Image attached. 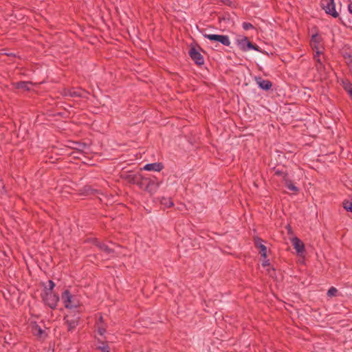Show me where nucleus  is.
Wrapping results in <instances>:
<instances>
[{
  "label": "nucleus",
  "mask_w": 352,
  "mask_h": 352,
  "mask_svg": "<svg viewBox=\"0 0 352 352\" xmlns=\"http://www.w3.org/2000/svg\"><path fill=\"white\" fill-rule=\"evenodd\" d=\"M342 56L345 60H347V63H352V56L350 52H344Z\"/></svg>",
  "instance_id": "obj_31"
},
{
  "label": "nucleus",
  "mask_w": 352,
  "mask_h": 352,
  "mask_svg": "<svg viewBox=\"0 0 352 352\" xmlns=\"http://www.w3.org/2000/svg\"><path fill=\"white\" fill-rule=\"evenodd\" d=\"M343 88L352 99V84L349 80H346V82L343 81Z\"/></svg>",
  "instance_id": "obj_25"
},
{
  "label": "nucleus",
  "mask_w": 352,
  "mask_h": 352,
  "mask_svg": "<svg viewBox=\"0 0 352 352\" xmlns=\"http://www.w3.org/2000/svg\"><path fill=\"white\" fill-rule=\"evenodd\" d=\"M338 289L334 287H331L328 289L327 295L328 297L332 298V297L336 296L338 295Z\"/></svg>",
  "instance_id": "obj_29"
},
{
  "label": "nucleus",
  "mask_w": 352,
  "mask_h": 352,
  "mask_svg": "<svg viewBox=\"0 0 352 352\" xmlns=\"http://www.w3.org/2000/svg\"><path fill=\"white\" fill-rule=\"evenodd\" d=\"M316 70L318 71V72L321 75H326L327 74V67L326 66L322 64V65H316Z\"/></svg>",
  "instance_id": "obj_27"
},
{
  "label": "nucleus",
  "mask_w": 352,
  "mask_h": 352,
  "mask_svg": "<svg viewBox=\"0 0 352 352\" xmlns=\"http://www.w3.org/2000/svg\"><path fill=\"white\" fill-rule=\"evenodd\" d=\"M61 299L66 309L72 310L80 307V302L77 297L71 294L69 289H65L61 294Z\"/></svg>",
  "instance_id": "obj_3"
},
{
  "label": "nucleus",
  "mask_w": 352,
  "mask_h": 352,
  "mask_svg": "<svg viewBox=\"0 0 352 352\" xmlns=\"http://www.w3.org/2000/svg\"><path fill=\"white\" fill-rule=\"evenodd\" d=\"M286 228L288 230V234L292 233V229L290 225H287Z\"/></svg>",
  "instance_id": "obj_36"
},
{
  "label": "nucleus",
  "mask_w": 352,
  "mask_h": 352,
  "mask_svg": "<svg viewBox=\"0 0 352 352\" xmlns=\"http://www.w3.org/2000/svg\"><path fill=\"white\" fill-rule=\"evenodd\" d=\"M160 203L164 205L166 208H170L174 206V203L170 197H162Z\"/></svg>",
  "instance_id": "obj_24"
},
{
  "label": "nucleus",
  "mask_w": 352,
  "mask_h": 352,
  "mask_svg": "<svg viewBox=\"0 0 352 352\" xmlns=\"http://www.w3.org/2000/svg\"><path fill=\"white\" fill-rule=\"evenodd\" d=\"M3 325L0 322V331H3Z\"/></svg>",
  "instance_id": "obj_38"
},
{
  "label": "nucleus",
  "mask_w": 352,
  "mask_h": 352,
  "mask_svg": "<svg viewBox=\"0 0 352 352\" xmlns=\"http://www.w3.org/2000/svg\"><path fill=\"white\" fill-rule=\"evenodd\" d=\"M262 266L263 267H270V268L267 269V271L271 277H274L276 275L275 268L272 265H271V264L270 263V260L267 259V258H263V262H262Z\"/></svg>",
  "instance_id": "obj_20"
},
{
  "label": "nucleus",
  "mask_w": 352,
  "mask_h": 352,
  "mask_svg": "<svg viewBox=\"0 0 352 352\" xmlns=\"http://www.w3.org/2000/svg\"><path fill=\"white\" fill-rule=\"evenodd\" d=\"M68 316H64L63 320L65 322V324L67 326V331H73L76 327L79 324L80 321H77V320H69L67 318Z\"/></svg>",
  "instance_id": "obj_17"
},
{
  "label": "nucleus",
  "mask_w": 352,
  "mask_h": 352,
  "mask_svg": "<svg viewBox=\"0 0 352 352\" xmlns=\"http://www.w3.org/2000/svg\"><path fill=\"white\" fill-rule=\"evenodd\" d=\"M30 328L31 333L37 338L44 340L47 337V333L45 332V331L41 329V327L37 324L36 321L31 323Z\"/></svg>",
  "instance_id": "obj_9"
},
{
  "label": "nucleus",
  "mask_w": 352,
  "mask_h": 352,
  "mask_svg": "<svg viewBox=\"0 0 352 352\" xmlns=\"http://www.w3.org/2000/svg\"><path fill=\"white\" fill-rule=\"evenodd\" d=\"M80 194L84 195H96L98 192V190L96 189H94L91 186L86 185L83 186L80 190Z\"/></svg>",
  "instance_id": "obj_19"
},
{
  "label": "nucleus",
  "mask_w": 352,
  "mask_h": 352,
  "mask_svg": "<svg viewBox=\"0 0 352 352\" xmlns=\"http://www.w3.org/2000/svg\"><path fill=\"white\" fill-rule=\"evenodd\" d=\"M272 170L274 171L275 175L282 176L283 181L288 177V173L286 171H284L283 169H280L274 166L272 168Z\"/></svg>",
  "instance_id": "obj_23"
},
{
  "label": "nucleus",
  "mask_w": 352,
  "mask_h": 352,
  "mask_svg": "<svg viewBox=\"0 0 352 352\" xmlns=\"http://www.w3.org/2000/svg\"><path fill=\"white\" fill-rule=\"evenodd\" d=\"M74 158H76V159H79L80 157L78 156V154H76V155L74 156Z\"/></svg>",
  "instance_id": "obj_40"
},
{
  "label": "nucleus",
  "mask_w": 352,
  "mask_h": 352,
  "mask_svg": "<svg viewBox=\"0 0 352 352\" xmlns=\"http://www.w3.org/2000/svg\"><path fill=\"white\" fill-rule=\"evenodd\" d=\"M321 41H322V38L318 33L313 34L311 38L310 45H311L313 50L316 51L317 56H320L322 53L321 51H319V46H318L319 43L321 42Z\"/></svg>",
  "instance_id": "obj_12"
},
{
  "label": "nucleus",
  "mask_w": 352,
  "mask_h": 352,
  "mask_svg": "<svg viewBox=\"0 0 352 352\" xmlns=\"http://www.w3.org/2000/svg\"><path fill=\"white\" fill-rule=\"evenodd\" d=\"M236 43L242 52H248L249 50H253L269 55L267 52L263 50L257 44L250 41L248 37L245 36H239L237 38L236 40Z\"/></svg>",
  "instance_id": "obj_2"
},
{
  "label": "nucleus",
  "mask_w": 352,
  "mask_h": 352,
  "mask_svg": "<svg viewBox=\"0 0 352 352\" xmlns=\"http://www.w3.org/2000/svg\"><path fill=\"white\" fill-rule=\"evenodd\" d=\"M254 241L255 247L259 250V254H261V257L263 258H266L267 247L265 245L262 244L263 240L259 237H256L254 239Z\"/></svg>",
  "instance_id": "obj_14"
},
{
  "label": "nucleus",
  "mask_w": 352,
  "mask_h": 352,
  "mask_svg": "<svg viewBox=\"0 0 352 352\" xmlns=\"http://www.w3.org/2000/svg\"><path fill=\"white\" fill-rule=\"evenodd\" d=\"M164 166L162 162H155L151 164H146L142 168L140 169V172L142 170L147 171H157L160 172L164 168Z\"/></svg>",
  "instance_id": "obj_13"
},
{
  "label": "nucleus",
  "mask_w": 352,
  "mask_h": 352,
  "mask_svg": "<svg viewBox=\"0 0 352 352\" xmlns=\"http://www.w3.org/2000/svg\"><path fill=\"white\" fill-rule=\"evenodd\" d=\"M48 283H49V287H47V288L45 287L43 291L44 292H54V287L56 286L53 280H50L48 281Z\"/></svg>",
  "instance_id": "obj_30"
},
{
  "label": "nucleus",
  "mask_w": 352,
  "mask_h": 352,
  "mask_svg": "<svg viewBox=\"0 0 352 352\" xmlns=\"http://www.w3.org/2000/svg\"><path fill=\"white\" fill-rule=\"evenodd\" d=\"M320 6L327 14L333 18L339 16V14L336 10L334 0H321Z\"/></svg>",
  "instance_id": "obj_6"
},
{
  "label": "nucleus",
  "mask_w": 352,
  "mask_h": 352,
  "mask_svg": "<svg viewBox=\"0 0 352 352\" xmlns=\"http://www.w3.org/2000/svg\"><path fill=\"white\" fill-rule=\"evenodd\" d=\"M65 316H68L67 318L69 320H77V321H80V311H76V309H73L72 310L69 311V313L66 314Z\"/></svg>",
  "instance_id": "obj_22"
},
{
  "label": "nucleus",
  "mask_w": 352,
  "mask_h": 352,
  "mask_svg": "<svg viewBox=\"0 0 352 352\" xmlns=\"http://www.w3.org/2000/svg\"><path fill=\"white\" fill-rule=\"evenodd\" d=\"M349 12L352 14V2H351L348 6Z\"/></svg>",
  "instance_id": "obj_35"
},
{
  "label": "nucleus",
  "mask_w": 352,
  "mask_h": 352,
  "mask_svg": "<svg viewBox=\"0 0 352 352\" xmlns=\"http://www.w3.org/2000/svg\"><path fill=\"white\" fill-rule=\"evenodd\" d=\"M70 145L69 147L75 149L76 151L73 152V153H79L82 154V149L85 147V143H80L79 142H69Z\"/></svg>",
  "instance_id": "obj_18"
},
{
  "label": "nucleus",
  "mask_w": 352,
  "mask_h": 352,
  "mask_svg": "<svg viewBox=\"0 0 352 352\" xmlns=\"http://www.w3.org/2000/svg\"><path fill=\"white\" fill-rule=\"evenodd\" d=\"M121 177L131 184H135L140 189L144 190L151 195L155 193L158 189L161 182L155 176H143L140 172L132 173L126 172L121 174Z\"/></svg>",
  "instance_id": "obj_1"
},
{
  "label": "nucleus",
  "mask_w": 352,
  "mask_h": 352,
  "mask_svg": "<svg viewBox=\"0 0 352 352\" xmlns=\"http://www.w3.org/2000/svg\"><path fill=\"white\" fill-rule=\"evenodd\" d=\"M106 332V329L104 327H98V333L102 336L104 334V333Z\"/></svg>",
  "instance_id": "obj_33"
},
{
  "label": "nucleus",
  "mask_w": 352,
  "mask_h": 352,
  "mask_svg": "<svg viewBox=\"0 0 352 352\" xmlns=\"http://www.w3.org/2000/svg\"><path fill=\"white\" fill-rule=\"evenodd\" d=\"M254 80L258 87L263 91H268L272 87V82L270 80H265L261 76H256Z\"/></svg>",
  "instance_id": "obj_11"
},
{
  "label": "nucleus",
  "mask_w": 352,
  "mask_h": 352,
  "mask_svg": "<svg viewBox=\"0 0 352 352\" xmlns=\"http://www.w3.org/2000/svg\"><path fill=\"white\" fill-rule=\"evenodd\" d=\"M343 208L348 212H352V199L344 200L342 203Z\"/></svg>",
  "instance_id": "obj_28"
},
{
  "label": "nucleus",
  "mask_w": 352,
  "mask_h": 352,
  "mask_svg": "<svg viewBox=\"0 0 352 352\" xmlns=\"http://www.w3.org/2000/svg\"><path fill=\"white\" fill-rule=\"evenodd\" d=\"M88 242L91 243L96 247H97L100 250L105 252L107 254L114 253V250L110 248L107 245L99 241L98 238H90L87 240Z\"/></svg>",
  "instance_id": "obj_8"
},
{
  "label": "nucleus",
  "mask_w": 352,
  "mask_h": 352,
  "mask_svg": "<svg viewBox=\"0 0 352 352\" xmlns=\"http://www.w3.org/2000/svg\"><path fill=\"white\" fill-rule=\"evenodd\" d=\"M292 243L294 247V249L296 250L297 255L300 256H304L305 253V244L297 236H294L292 239Z\"/></svg>",
  "instance_id": "obj_10"
},
{
  "label": "nucleus",
  "mask_w": 352,
  "mask_h": 352,
  "mask_svg": "<svg viewBox=\"0 0 352 352\" xmlns=\"http://www.w3.org/2000/svg\"><path fill=\"white\" fill-rule=\"evenodd\" d=\"M284 182L285 187H287L289 190L293 191L295 194L299 192V188L296 186L293 182L288 177L284 180Z\"/></svg>",
  "instance_id": "obj_21"
},
{
  "label": "nucleus",
  "mask_w": 352,
  "mask_h": 352,
  "mask_svg": "<svg viewBox=\"0 0 352 352\" xmlns=\"http://www.w3.org/2000/svg\"><path fill=\"white\" fill-rule=\"evenodd\" d=\"M98 342L102 344V346H97L96 349L98 350H100L102 352H110V348H109V346L108 345L107 342H102V341H100V340Z\"/></svg>",
  "instance_id": "obj_26"
},
{
  "label": "nucleus",
  "mask_w": 352,
  "mask_h": 352,
  "mask_svg": "<svg viewBox=\"0 0 352 352\" xmlns=\"http://www.w3.org/2000/svg\"><path fill=\"white\" fill-rule=\"evenodd\" d=\"M242 27L245 30L254 29V26L252 23L248 22H243L242 24Z\"/></svg>",
  "instance_id": "obj_32"
},
{
  "label": "nucleus",
  "mask_w": 352,
  "mask_h": 352,
  "mask_svg": "<svg viewBox=\"0 0 352 352\" xmlns=\"http://www.w3.org/2000/svg\"><path fill=\"white\" fill-rule=\"evenodd\" d=\"M98 320H99L100 322H103V318H102V316H100V317L99 318Z\"/></svg>",
  "instance_id": "obj_39"
},
{
  "label": "nucleus",
  "mask_w": 352,
  "mask_h": 352,
  "mask_svg": "<svg viewBox=\"0 0 352 352\" xmlns=\"http://www.w3.org/2000/svg\"><path fill=\"white\" fill-rule=\"evenodd\" d=\"M74 158H76V159H79L80 157L78 156V154H76V155L74 156Z\"/></svg>",
  "instance_id": "obj_41"
},
{
  "label": "nucleus",
  "mask_w": 352,
  "mask_h": 352,
  "mask_svg": "<svg viewBox=\"0 0 352 352\" xmlns=\"http://www.w3.org/2000/svg\"><path fill=\"white\" fill-rule=\"evenodd\" d=\"M314 59L316 60V65H322L323 63L321 62L320 58H319V56H317L316 54L314 56Z\"/></svg>",
  "instance_id": "obj_34"
},
{
  "label": "nucleus",
  "mask_w": 352,
  "mask_h": 352,
  "mask_svg": "<svg viewBox=\"0 0 352 352\" xmlns=\"http://www.w3.org/2000/svg\"><path fill=\"white\" fill-rule=\"evenodd\" d=\"M8 56H14V55L13 54H8Z\"/></svg>",
  "instance_id": "obj_42"
},
{
  "label": "nucleus",
  "mask_w": 352,
  "mask_h": 352,
  "mask_svg": "<svg viewBox=\"0 0 352 352\" xmlns=\"http://www.w3.org/2000/svg\"><path fill=\"white\" fill-rule=\"evenodd\" d=\"M200 51L204 50L198 43H195L190 45L188 52L190 57L198 66H201L204 64V58L200 53Z\"/></svg>",
  "instance_id": "obj_4"
},
{
  "label": "nucleus",
  "mask_w": 352,
  "mask_h": 352,
  "mask_svg": "<svg viewBox=\"0 0 352 352\" xmlns=\"http://www.w3.org/2000/svg\"><path fill=\"white\" fill-rule=\"evenodd\" d=\"M12 86L15 89H21L23 91H29L30 90V85H32V82L30 81H19L12 82Z\"/></svg>",
  "instance_id": "obj_15"
},
{
  "label": "nucleus",
  "mask_w": 352,
  "mask_h": 352,
  "mask_svg": "<svg viewBox=\"0 0 352 352\" xmlns=\"http://www.w3.org/2000/svg\"><path fill=\"white\" fill-rule=\"evenodd\" d=\"M82 90L76 91L74 88L72 89H64L62 95L63 96H69V97H78L82 98Z\"/></svg>",
  "instance_id": "obj_16"
},
{
  "label": "nucleus",
  "mask_w": 352,
  "mask_h": 352,
  "mask_svg": "<svg viewBox=\"0 0 352 352\" xmlns=\"http://www.w3.org/2000/svg\"><path fill=\"white\" fill-rule=\"evenodd\" d=\"M203 36L210 41L220 43L224 46L230 45V38L228 35L203 34Z\"/></svg>",
  "instance_id": "obj_7"
},
{
  "label": "nucleus",
  "mask_w": 352,
  "mask_h": 352,
  "mask_svg": "<svg viewBox=\"0 0 352 352\" xmlns=\"http://www.w3.org/2000/svg\"><path fill=\"white\" fill-rule=\"evenodd\" d=\"M42 301L52 309L56 308L57 304L60 300L59 295L54 292H44L41 294Z\"/></svg>",
  "instance_id": "obj_5"
},
{
  "label": "nucleus",
  "mask_w": 352,
  "mask_h": 352,
  "mask_svg": "<svg viewBox=\"0 0 352 352\" xmlns=\"http://www.w3.org/2000/svg\"><path fill=\"white\" fill-rule=\"evenodd\" d=\"M222 1L223 2V3H225L226 5H229L231 1L230 0H222Z\"/></svg>",
  "instance_id": "obj_37"
}]
</instances>
